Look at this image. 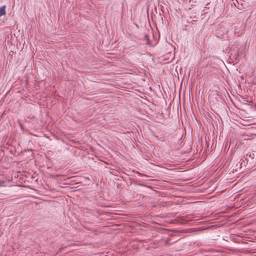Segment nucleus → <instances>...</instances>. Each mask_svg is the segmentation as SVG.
<instances>
[{"label":"nucleus","instance_id":"1","mask_svg":"<svg viewBox=\"0 0 256 256\" xmlns=\"http://www.w3.org/2000/svg\"><path fill=\"white\" fill-rule=\"evenodd\" d=\"M171 170H172L171 169H170L168 168H166L164 166H161V170H160L161 172H163L164 174H170V172H171Z\"/></svg>","mask_w":256,"mask_h":256},{"label":"nucleus","instance_id":"2","mask_svg":"<svg viewBox=\"0 0 256 256\" xmlns=\"http://www.w3.org/2000/svg\"><path fill=\"white\" fill-rule=\"evenodd\" d=\"M6 6H2L0 7V17L6 14Z\"/></svg>","mask_w":256,"mask_h":256},{"label":"nucleus","instance_id":"3","mask_svg":"<svg viewBox=\"0 0 256 256\" xmlns=\"http://www.w3.org/2000/svg\"><path fill=\"white\" fill-rule=\"evenodd\" d=\"M172 220H166L164 218H163L162 220L161 219V225H166V224H172Z\"/></svg>","mask_w":256,"mask_h":256},{"label":"nucleus","instance_id":"4","mask_svg":"<svg viewBox=\"0 0 256 256\" xmlns=\"http://www.w3.org/2000/svg\"><path fill=\"white\" fill-rule=\"evenodd\" d=\"M173 138V136L172 134H170L169 136H164V141L168 140V142H170V140Z\"/></svg>","mask_w":256,"mask_h":256},{"label":"nucleus","instance_id":"5","mask_svg":"<svg viewBox=\"0 0 256 256\" xmlns=\"http://www.w3.org/2000/svg\"><path fill=\"white\" fill-rule=\"evenodd\" d=\"M170 240H161V242H164L166 245L170 244L174 242V241L171 242H170Z\"/></svg>","mask_w":256,"mask_h":256},{"label":"nucleus","instance_id":"6","mask_svg":"<svg viewBox=\"0 0 256 256\" xmlns=\"http://www.w3.org/2000/svg\"><path fill=\"white\" fill-rule=\"evenodd\" d=\"M246 156H248L252 158H254V154L252 152H248L246 154Z\"/></svg>","mask_w":256,"mask_h":256},{"label":"nucleus","instance_id":"7","mask_svg":"<svg viewBox=\"0 0 256 256\" xmlns=\"http://www.w3.org/2000/svg\"><path fill=\"white\" fill-rule=\"evenodd\" d=\"M160 232H161V234H166L169 231H168V230L166 229L162 228H161Z\"/></svg>","mask_w":256,"mask_h":256},{"label":"nucleus","instance_id":"8","mask_svg":"<svg viewBox=\"0 0 256 256\" xmlns=\"http://www.w3.org/2000/svg\"><path fill=\"white\" fill-rule=\"evenodd\" d=\"M166 111L168 112V114H167L168 116H169L170 114V109L168 108L166 109Z\"/></svg>","mask_w":256,"mask_h":256},{"label":"nucleus","instance_id":"9","mask_svg":"<svg viewBox=\"0 0 256 256\" xmlns=\"http://www.w3.org/2000/svg\"><path fill=\"white\" fill-rule=\"evenodd\" d=\"M4 182H0V186H4Z\"/></svg>","mask_w":256,"mask_h":256},{"label":"nucleus","instance_id":"10","mask_svg":"<svg viewBox=\"0 0 256 256\" xmlns=\"http://www.w3.org/2000/svg\"><path fill=\"white\" fill-rule=\"evenodd\" d=\"M160 195L162 196L163 195V192H161Z\"/></svg>","mask_w":256,"mask_h":256},{"label":"nucleus","instance_id":"11","mask_svg":"<svg viewBox=\"0 0 256 256\" xmlns=\"http://www.w3.org/2000/svg\"><path fill=\"white\" fill-rule=\"evenodd\" d=\"M145 37H146V38H148V36H146Z\"/></svg>","mask_w":256,"mask_h":256},{"label":"nucleus","instance_id":"12","mask_svg":"<svg viewBox=\"0 0 256 256\" xmlns=\"http://www.w3.org/2000/svg\"><path fill=\"white\" fill-rule=\"evenodd\" d=\"M162 183L161 182V185H160V186L162 187Z\"/></svg>","mask_w":256,"mask_h":256}]
</instances>
